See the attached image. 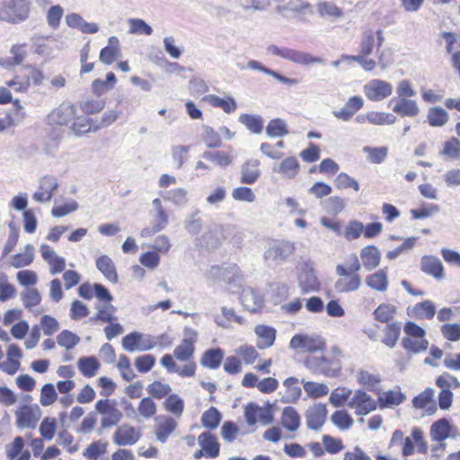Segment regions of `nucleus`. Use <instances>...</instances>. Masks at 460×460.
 <instances>
[{"mask_svg":"<svg viewBox=\"0 0 460 460\" xmlns=\"http://www.w3.org/2000/svg\"><path fill=\"white\" fill-rule=\"evenodd\" d=\"M95 410L102 416L101 426L96 430L98 435H102L104 429L117 426L123 417L115 400L101 399L95 403Z\"/></svg>","mask_w":460,"mask_h":460,"instance_id":"1","label":"nucleus"},{"mask_svg":"<svg viewBox=\"0 0 460 460\" xmlns=\"http://www.w3.org/2000/svg\"><path fill=\"white\" fill-rule=\"evenodd\" d=\"M27 0H0V20L17 23L27 19L29 15Z\"/></svg>","mask_w":460,"mask_h":460,"instance_id":"2","label":"nucleus"},{"mask_svg":"<svg viewBox=\"0 0 460 460\" xmlns=\"http://www.w3.org/2000/svg\"><path fill=\"white\" fill-rule=\"evenodd\" d=\"M305 365L312 372L323 374L329 377L338 376L341 369V363L336 357L308 356L305 360Z\"/></svg>","mask_w":460,"mask_h":460,"instance_id":"3","label":"nucleus"},{"mask_svg":"<svg viewBox=\"0 0 460 460\" xmlns=\"http://www.w3.org/2000/svg\"><path fill=\"white\" fill-rule=\"evenodd\" d=\"M296 250L295 243L288 240H277L272 242L264 252L263 257L267 261L275 265H282L287 262L294 254Z\"/></svg>","mask_w":460,"mask_h":460,"instance_id":"4","label":"nucleus"},{"mask_svg":"<svg viewBox=\"0 0 460 460\" xmlns=\"http://www.w3.org/2000/svg\"><path fill=\"white\" fill-rule=\"evenodd\" d=\"M268 51L272 55L280 57L284 59L292 61L300 65H309L312 63L323 64L324 61L319 57H314L309 53L288 48H279L276 45H270Z\"/></svg>","mask_w":460,"mask_h":460,"instance_id":"5","label":"nucleus"},{"mask_svg":"<svg viewBox=\"0 0 460 460\" xmlns=\"http://www.w3.org/2000/svg\"><path fill=\"white\" fill-rule=\"evenodd\" d=\"M224 226L211 225L200 236L196 237L195 245L207 250L217 249L224 239Z\"/></svg>","mask_w":460,"mask_h":460,"instance_id":"6","label":"nucleus"},{"mask_svg":"<svg viewBox=\"0 0 460 460\" xmlns=\"http://www.w3.org/2000/svg\"><path fill=\"white\" fill-rule=\"evenodd\" d=\"M325 346L324 340L320 336H308L296 334L292 337L289 347L293 349H300L302 352L314 353L323 350Z\"/></svg>","mask_w":460,"mask_h":460,"instance_id":"7","label":"nucleus"},{"mask_svg":"<svg viewBox=\"0 0 460 460\" xmlns=\"http://www.w3.org/2000/svg\"><path fill=\"white\" fill-rule=\"evenodd\" d=\"M393 85L386 81L373 79L364 85V93L372 102H380L390 96Z\"/></svg>","mask_w":460,"mask_h":460,"instance_id":"8","label":"nucleus"},{"mask_svg":"<svg viewBox=\"0 0 460 460\" xmlns=\"http://www.w3.org/2000/svg\"><path fill=\"white\" fill-rule=\"evenodd\" d=\"M19 428L34 429L41 416V411L37 404L24 405L15 412Z\"/></svg>","mask_w":460,"mask_h":460,"instance_id":"9","label":"nucleus"},{"mask_svg":"<svg viewBox=\"0 0 460 460\" xmlns=\"http://www.w3.org/2000/svg\"><path fill=\"white\" fill-rule=\"evenodd\" d=\"M141 438V432L128 423L120 425L113 434L112 440L118 446H132Z\"/></svg>","mask_w":460,"mask_h":460,"instance_id":"10","label":"nucleus"},{"mask_svg":"<svg viewBox=\"0 0 460 460\" xmlns=\"http://www.w3.org/2000/svg\"><path fill=\"white\" fill-rule=\"evenodd\" d=\"M184 335L181 344L174 349V357L181 361H187L192 357L197 332L193 329L186 327Z\"/></svg>","mask_w":460,"mask_h":460,"instance_id":"11","label":"nucleus"},{"mask_svg":"<svg viewBox=\"0 0 460 460\" xmlns=\"http://www.w3.org/2000/svg\"><path fill=\"white\" fill-rule=\"evenodd\" d=\"M327 413V407L323 403L308 408L305 411L307 428L311 430H320L325 423Z\"/></svg>","mask_w":460,"mask_h":460,"instance_id":"12","label":"nucleus"},{"mask_svg":"<svg viewBox=\"0 0 460 460\" xmlns=\"http://www.w3.org/2000/svg\"><path fill=\"white\" fill-rule=\"evenodd\" d=\"M363 106L364 100L361 96H351L341 110L333 111L332 115L337 119L347 122L349 121Z\"/></svg>","mask_w":460,"mask_h":460,"instance_id":"13","label":"nucleus"},{"mask_svg":"<svg viewBox=\"0 0 460 460\" xmlns=\"http://www.w3.org/2000/svg\"><path fill=\"white\" fill-rule=\"evenodd\" d=\"M297 280L298 286L304 294L317 291L320 288V282L314 270L307 263L303 266Z\"/></svg>","mask_w":460,"mask_h":460,"instance_id":"14","label":"nucleus"},{"mask_svg":"<svg viewBox=\"0 0 460 460\" xmlns=\"http://www.w3.org/2000/svg\"><path fill=\"white\" fill-rule=\"evenodd\" d=\"M260 165L261 162L258 159L251 158L246 160L241 165L240 181L248 185L255 183L261 175Z\"/></svg>","mask_w":460,"mask_h":460,"instance_id":"15","label":"nucleus"},{"mask_svg":"<svg viewBox=\"0 0 460 460\" xmlns=\"http://www.w3.org/2000/svg\"><path fill=\"white\" fill-rule=\"evenodd\" d=\"M420 270L422 272L437 279H443L445 278L444 266L437 256H422L420 259Z\"/></svg>","mask_w":460,"mask_h":460,"instance_id":"16","label":"nucleus"},{"mask_svg":"<svg viewBox=\"0 0 460 460\" xmlns=\"http://www.w3.org/2000/svg\"><path fill=\"white\" fill-rule=\"evenodd\" d=\"M390 102H394V105L393 106V111L401 117L413 118L418 116L420 113V108L414 100L406 98H394Z\"/></svg>","mask_w":460,"mask_h":460,"instance_id":"17","label":"nucleus"},{"mask_svg":"<svg viewBox=\"0 0 460 460\" xmlns=\"http://www.w3.org/2000/svg\"><path fill=\"white\" fill-rule=\"evenodd\" d=\"M158 421L155 429L156 439L161 443H165L170 435L176 429L177 422L169 416H158L155 418Z\"/></svg>","mask_w":460,"mask_h":460,"instance_id":"18","label":"nucleus"},{"mask_svg":"<svg viewBox=\"0 0 460 460\" xmlns=\"http://www.w3.org/2000/svg\"><path fill=\"white\" fill-rule=\"evenodd\" d=\"M239 299L243 306L252 313L257 312L263 304L260 294L250 287L242 289Z\"/></svg>","mask_w":460,"mask_h":460,"instance_id":"19","label":"nucleus"},{"mask_svg":"<svg viewBox=\"0 0 460 460\" xmlns=\"http://www.w3.org/2000/svg\"><path fill=\"white\" fill-rule=\"evenodd\" d=\"M300 169V164L295 156H289L285 158L279 164H274L272 171L281 174L285 179H294Z\"/></svg>","mask_w":460,"mask_h":460,"instance_id":"20","label":"nucleus"},{"mask_svg":"<svg viewBox=\"0 0 460 460\" xmlns=\"http://www.w3.org/2000/svg\"><path fill=\"white\" fill-rule=\"evenodd\" d=\"M198 442L207 457L216 458L219 456L220 445L211 432H202L198 438Z\"/></svg>","mask_w":460,"mask_h":460,"instance_id":"21","label":"nucleus"},{"mask_svg":"<svg viewBox=\"0 0 460 460\" xmlns=\"http://www.w3.org/2000/svg\"><path fill=\"white\" fill-rule=\"evenodd\" d=\"M360 259L363 267L371 271L377 268L381 261V252L375 245H367L360 251Z\"/></svg>","mask_w":460,"mask_h":460,"instance_id":"22","label":"nucleus"},{"mask_svg":"<svg viewBox=\"0 0 460 460\" xmlns=\"http://www.w3.org/2000/svg\"><path fill=\"white\" fill-rule=\"evenodd\" d=\"M31 41L35 53L40 56H49L57 47V40L53 36H34Z\"/></svg>","mask_w":460,"mask_h":460,"instance_id":"23","label":"nucleus"},{"mask_svg":"<svg viewBox=\"0 0 460 460\" xmlns=\"http://www.w3.org/2000/svg\"><path fill=\"white\" fill-rule=\"evenodd\" d=\"M246 66L248 69L262 72L268 75H270L273 78H275L277 81H279V83H282L285 84H296L298 83L297 79L284 76V75H280L279 73H278L277 71L266 67L265 66H263L261 62H259L257 60L248 61Z\"/></svg>","mask_w":460,"mask_h":460,"instance_id":"24","label":"nucleus"},{"mask_svg":"<svg viewBox=\"0 0 460 460\" xmlns=\"http://www.w3.org/2000/svg\"><path fill=\"white\" fill-rule=\"evenodd\" d=\"M255 333L259 338L257 347L259 349H267L273 345L276 339V330L266 325H257Z\"/></svg>","mask_w":460,"mask_h":460,"instance_id":"25","label":"nucleus"},{"mask_svg":"<svg viewBox=\"0 0 460 460\" xmlns=\"http://www.w3.org/2000/svg\"><path fill=\"white\" fill-rule=\"evenodd\" d=\"M95 308L97 309V313L93 317L90 318L91 323L101 322V323H112L116 320L115 314L117 312V308L109 304H95Z\"/></svg>","mask_w":460,"mask_h":460,"instance_id":"26","label":"nucleus"},{"mask_svg":"<svg viewBox=\"0 0 460 460\" xmlns=\"http://www.w3.org/2000/svg\"><path fill=\"white\" fill-rule=\"evenodd\" d=\"M366 285L378 292L386 291L388 287L386 269H381L378 271L368 275L366 278Z\"/></svg>","mask_w":460,"mask_h":460,"instance_id":"27","label":"nucleus"},{"mask_svg":"<svg viewBox=\"0 0 460 460\" xmlns=\"http://www.w3.org/2000/svg\"><path fill=\"white\" fill-rule=\"evenodd\" d=\"M339 279L335 284V290L339 293H349L356 291L361 286V278L358 274L344 276Z\"/></svg>","mask_w":460,"mask_h":460,"instance_id":"28","label":"nucleus"},{"mask_svg":"<svg viewBox=\"0 0 460 460\" xmlns=\"http://www.w3.org/2000/svg\"><path fill=\"white\" fill-rule=\"evenodd\" d=\"M56 188H58V181L53 177H44L40 182V190L33 194V199L38 202L49 201Z\"/></svg>","mask_w":460,"mask_h":460,"instance_id":"29","label":"nucleus"},{"mask_svg":"<svg viewBox=\"0 0 460 460\" xmlns=\"http://www.w3.org/2000/svg\"><path fill=\"white\" fill-rule=\"evenodd\" d=\"M97 269L111 282H118V275L112 260L107 255H102L96 260Z\"/></svg>","mask_w":460,"mask_h":460,"instance_id":"30","label":"nucleus"},{"mask_svg":"<svg viewBox=\"0 0 460 460\" xmlns=\"http://www.w3.org/2000/svg\"><path fill=\"white\" fill-rule=\"evenodd\" d=\"M223 358V349L219 348L209 349L203 353L200 364L207 368L217 369L221 365Z\"/></svg>","mask_w":460,"mask_h":460,"instance_id":"31","label":"nucleus"},{"mask_svg":"<svg viewBox=\"0 0 460 460\" xmlns=\"http://www.w3.org/2000/svg\"><path fill=\"white\" fill-rule=\"evenodd\" d=\"M283 385L287 389L281 401L286 403L296 402L302 394V390L298 385V379L296 377H288L284 381Z\"/></svg>","mask_w":460,"mask_h":460,"instance_id":"32","label":"nucleus"},{"mask_svg":"<svg viewBox=\"0 0 460 460\" xmlns=\"http://www.w3.org/2000/svg\"><path fill=\"white\" fill-rule=\"evenodd\" d=\"M452 427L447 419H440L430 427V437L432 440L441 442L450 436Z\"/></svg>","mask_w":460,"mask_h":460,"instance_id":"33","label":"nucleus"},{"mask_svg":"<svg viewBox=\"0 0 460 460\" xmlns=\"http://www.w3.org/2000/svg\"><path fill=\"white\" fill-rule=\"evenodd\" d=\"M402 322L388 323L384 329L382 342L389 348H394L401 335Z\"/></svg>","mask_w":460,"mask_h":460,"instance_id":"34","label":"nucleus"},{"mask_svg":"<svg viewBox=\"0 0 460 460\" xmlns=\"http://www.w3.org/2000/svg\"><path fill=\"white\" fill-rule=\"evenodd\" d=\"M301 423V418L296 410L291 406L284 408L281 416V424L289 431H296Z\"/></svg>","mask_w":460,"mask_h":460,"instance_id":"35","label":"nucleus"},{"mask_svg":"<svg viewBox=\"0 0 460 460\" xmlns=\"http://www.w3.org/2000/svg\"><path fill=\"white\" fill-rule=\"evenodd\" d=\"M406 396L399 389L389 390L379 394L378 401L380 408H387L401 404L405 401Z\"/></svg>","mask_w":460,"mask_h":460,"instance_id":"36","label":"nucleus"},{"mask_svg":"<svg viewBox=\"0 0 460 460\" xmlns=\"http://www.w3.org/2000/svg\"><path fill=\"white\" fill-rule=\"evenodd\" d=\"M142 334L137 332H130L123 337L122 339V347L125 350L133 352L136 350H150L154 348V344H149L144 347L139 346V342L141 341Z\"/></svg>","mask_w":460,"mask_h":460,"instance_id":"37","label":"nucleus"},{"mask_svg":"<svg viewBox=\"0 0 460 460\" xmlns=\"http://www.w3.org/2000/svg\"><path fill=\"white\" fill-rule=\"evenodd\" d=\"M211 106L221 108L226 113H231L237 108L235 100L227 96L226 99L220 98L215 94H209L204 98Z\"/></svg>","mask_w":460,"mask_h":460,"instance_id":"38","label":"nucleus"},{"mask_svg":"<svg viewBox=\"0 0 460 460\" xmlns=\"http://www.w3.org/2000/svg\"><path fill=\"white\" fill-rule=\"evenodd\" d=\"M13 106L16 111L15 117H12L8 113H5L4 115L0 114V133L4 132L8 128L19 122L25 117V113L23 112L22 107L18 100H15L13 102Z\"/></svg>","mask_w":460,"mask_h":460,"instance_id":"39","label":"nucleus"},{"mask_svg":"<svg viewBox=\"0 0 460 460\" xmlns=\"http://www.w3.org/2000/svg\"><path fill=\"white\" fill-rule=\"evenodd\" d=\"M397 314V307L392 304H380L374 311V319L380 323H388Z\"/></svg>","mask_w":460,"mask_h":460,"instance_id":"40","label":"nucleus"},{"mask_svg":"<svg viewBox=\"0 0 460 460\" xmlns=\"http://www.w3.org/2000/svg\"><path fill=\"white\" fill-rule=\"evenodd\" d=\"M116 83L115 74L112 72H109L106 75V79H95L92 83V92L97 95L101 96L109 91H111Z\"/></svg>","mask_w":460,"mask_h":460,"instance_id":"41","label":"nucleus"},{"mask_svg":"<svg viewBox=\"0 0 460 460\" xmlns=\"http://www.w3.org/2000/svg\"><path fill=\"white\" fill-rule=\"evenodd\" d=\"M427 119L431 127H443L448 119V113L441 107H431L428 111Z\"/></svg>","mask_w":460,"mask_h":460,"instance_id":"42","label":"nucleus"},{"mask_svg":"<svg viewBox=\"0 0 460 460\" xmlns=\"http://www.w3.org/2000/svg\"><path fill=\"white\" fill-rule=\"evenodd\" d=\"M357 415H367L376 409V402L363 390H358Z\"/></svg>","mask_w":460,"mask_h":460,"instance_id":"43","label":"nucleus"},{"mask_svg":"<svg viewBox=\"0 0 460 460\" xmlns=\"http://www.w3.org/2000/svg\"><path fill=\"white\" fill-rule=\"evenodd\" d=\"M239 122L243 124L253 134L261 133L263 128V119L260 115L241 114Z\"/></svg>","mask_w":460,"mask_h":460,"instance_id":"44","label":"nucleus"},{"mask_svg":"<svg viewBox=\"0 0 460 460\" xmlns=\"http://www.w3.org/2000/svg\"><path fill=\"white\" fill-rule=\"evenodd\" d=\"M34 259V247L27 244L22 252L17 253L13 257L12 266L16 269L30 265Z\"/></svg>","mask_w":460,"mask_h":460,"instance_id":"45","label":"nucleus"},{"mask_svg":"<svg viewBox=\"0 0 460 460\" xmlns=\"http://www.w3.org/2000/svg\"><path fill=\"white\" fill-rule=\"evenodd\" d=\"M99 367L100 363L94 357H82L78 360V368L84 376H95Z\"/></svg>","mask_w":460,"mask_h":460,"instance_id":"46","label":"nucleus"},{"mask_svg":"<svg viewBox=\"0 0 460 460\" xmlns=\"http://www.w3.org/2000/svg\"><path fill=\"white\" fill-rule=\"evenodd\" d=\"M269 137H281L288 134L287 123L282 119H271L266 127Z\"/></svg>","mask_w":460,"mask_h":460,"instance_id":"47","label":"nucleus"},{"mask_svg":"<svg viewBox=\"0 0 460 460\" xmlns=\"http://www.w3.org/2000/svg\"><path fill=\"white\" fill-rule=\"evenodd\" d=\"M413 314L417 318L432 319L436 314V306L430 300H425L413 306Z\"/></svg>","mask_w":460,"mask_h":460,"instance_id":"48","label":"nucleus"},{"mask_svg":"<svg viewBox=\"0 0 460 460\" xmlns=\"http://www.w3.org/2000/svg\"><path fill=\"white\" fill-rule=\"evenodd\" d=\"M402 345L405 349L411 352L420 353L428 349L429 341L425 338L412 339L410 337H404L402 340Z\"/></svg>","mask_w":460,"mask_h":460,"instance_id":"49","label":"nucleus"},{"mask_svg":"<svg viewBox=\"0 0 460 460\" xmlns=\"http://www.w3.org/2000/svg\"><path fill=\"white\" fill-rule=\"evenodd\" d=\"M332 422L340 429L346 430L352 427L354 420L345 410H339L331 416Z\"/></svg>","mask_w":460,"mask_h":460,"instance_id":"50","label":"nucleus"},{"mask_svg":"<svg viewBox=\"0 0 460 460\" xmlns=\"http://www.w3.org/2000/svg\"><path fill=\"white\" fill-rule=\"evenodd\" d=\"M164 407L167 411L180 417L184 410V402L177 394H169L164 402Z\"/></svg>","mask_w":460,"mask_h":460,"instance_id":"51","label":"nucleus"},{"mask_svg":"<svg viewBox=\"0 0 460 460\" xmlns=\"http://www.w3.org/2000/svg\"><path fill=\"white\" fill-rule=\"evenodd\" d=\"M222 415L219 411L215 407H210L208 411L203 412L201 416V422L205 428L215 429L219 425Z\"/></svg>","mask_w":460,"mask_h":460,"instance_id":"52","label":"nucleus"},{"mask_svg":"<svg viewBox=\"0 0 460 460\" xmlns=\"http://www.w3.org/2000/svg\"><path fill=\"white\" fill-rule=\"evenodd\" d=\"M366 118L373 125H392L396 121L395 115L390 112L370 111Z\"/></svg>","mask_w":460,"mask_h":460,"instance_id":"53","label":"nucleus"},{"mask_svg":"<svg viewBox=\"0 0 460 460\" xmlns=\"http://www.w3.org/2000/svg\"><path fill=\"white\" fill-rule=\"evenodd\" d=\"M352 391L347 387H338L330 395V403L335 407H341L349 399Z\"/></svg>","mask_w":460,"mask_h":460,"instance_id":"54","label":"nucleus"},{"mask_svg":"<svg viewBox=\"0 0 460 460\" xmlns=\"http://www.w3.org/2000/svg\"><path fill=\"white\" fill-rule=\"evenodd\" d=\"M107 442L97 440L91 443L84 451L83 456L90 460H97L107 450Z\"/></svg>","mask_w":460,"mask_h":460,"instance_id":"55","label":"nucleus"},{"mask_svg":"<svg viewBox=\"0 0 460 460\" xmlns=\"http://www.w3.org/2000/svg\"><path fill=\"white\" fill-rule=\"evenodd\" d=\"M199 210H196L187 217L184 221V227L187 232L192 235H198L202 229V220L199 217Z\"/></svg>","mask_w":460,"mask_h":460,"instance_id":"56","label":"nucleus"},{"mask_svg":"<svg viewBox=\"0 0 460 460\" xmlns=\"http://www.w3.org/2000/svg\"><path fill=\"white\" fill-rule=\"evenodd\" d=\"M376 44L375 32L373 30H366L361 36L359 51L363 56H368L373 52Z\"/></svg>","mask_w":460,"mask_h":460,"instance_id":"57","label":"nucleus"},{"mask_svg":"<svg viewBox=\"0 0 460 460\" xmlns=\"http://www.w3.org/2000/svg\"><path fill=\"white\" fill-rule=\"evenodd\" d=\"M202 139L208 148H217L222 146L219 132L215 131L211 127L204 125Z\"/></svg>","mask_w":460,"mask_h":460,"instance_id":"58","label":"nucleus"},{"mask_svg":"<svg viewBox=\"0 0 460 460\" xmlns=\"http://www.w3.org/2000/svg\"><path fill=\"white\" fill-rule=\"evenodd\" d=\"M201 157H203L204 159H207L208 161H211L215 164L221 166V167H226L227 165H229L232 163V160H233L229 155L225 154L223 152H219V151H216V152L205 151L201 155Z\"/></svg>","mask_w":460,"mask_h":460,"instance_id":"59","label":"nucleus"},{"mask_svg":"<svg viewBox=\"0 0 460 460\" xmlns=\"http://www.w3.org/2000/svg\"><path fill=\"white\" fill-rule=\"evenodd\" d=\"M363 152L367 154L368 160L373 164H381L387 157L388 149L385 146L371 147L364 146Z\"/></svg>","mask_w":460,"mask_h":460,"instance_id":"60","label":"nucleus"},{"mask_svg":"<svg viewBox=\"0 0 460 460\" xmlns=\"http://www.w3.org/2000/svg\"><path fill=\"white\" fill-rule=\"evenodd\" d=\"M146 391L152 397L162 399L170 394L172 388L168 384L155 381L147 385Z\"/></svg>","mask_w":460,"mask_h":460,"instance_id":"61","label":"nucleus"},{"mask_svg":"<svg viewBox=\"0 0 460 460\" xmlns=\"http://www.w3.org/2000/svg\"><path fill=\"white\" fill-rule=\"evenodd\" d=\"M92 123V119L81 116L74 119L71 128L75 136H82L85 133L93 131V126Z\"/></svg>","mask_w":460,"mask_h":460,"instance_id":"62","label":"nucleus"},{"mask_svg":"<svg viewBox=\"0 0 460 460\" xmlns=\"http://www.w3.org/2000/svg\"><path fill=\"white\" fill-rule=\"evenodd\" d=\"M304 389L312 398H320L326 395L329 392L328 386L322 383L307 381L304 383Z\"/></svg>","mask_w":460,"mask_h":460,"instance_id":"63","label":"nucleus"},{"mask_svg":"<svg viewBox=\"0 0 460 460\" xmlns=\"http://www.w3.org/2000/svg\"><path fill=\"white\" fill-rule=\"evenodd\" d=\"M358 383L367 388L368 390L374 391L376 385H377L381 379L378 375H374L367 370L361 369L358 376Z\"/></svg>","mask_w":460,"mask_h":460,"instance_id":"64","label":"nucleus"}]
</instances>
